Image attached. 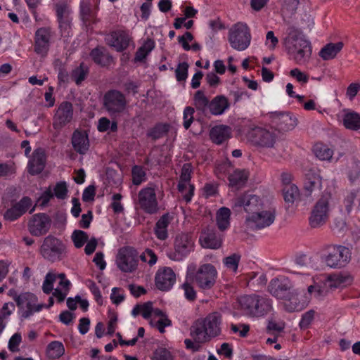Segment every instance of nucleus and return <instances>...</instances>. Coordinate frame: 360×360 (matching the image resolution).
Segmentation results:
<instances>
[{"label":"nucleus","instance_id":"1","mask_svg":"<svg viewBox=\"0 0 360 360\" xmlns=\"http://www.w3.org/2000/svg\"><path fill=\"white\" fill-rule=\"evenodd\" d=\"M269 291L280 300L283 309L289 312L302 311L309 302V297L302 295V290L295 288L286 278L272 279L269 285Z\"/></svg>","mask_w":360,"mask_h":360},{"label":"nucleus","instance_id":"2","mask_svg":"<svg viewBox=\"0 0 360 360\" xmlns=\"http://www.w3.org/2000/svg\"><path fill=\"white\" fill-rule=\"evenodd\" d=\"M236 205L244 207L248 213L245 223L250 229H264L271 225L275 220L274 209L264 204L255 195H244L238 199Z\"/></svg>","mask_w":360,"mask_h":360},{"label":"nucleus","instance_id":"3","mask_svg":"<svg viewBox=\"0 0 360 360\" xmlns=\"http://www.w3.org/2000/svg\"><path fill=\"white\" fill-rule=\"evenodd\" d=\"M283 43L297 64L304 65L309 60L312 53L311 45L299 28L290 26Z\"/></svg>","mask_w":360,"mask_h":360},{"label":"nucleus","instance_id":"4","mask_svg":"<svg viewBox=\"0 0 360 360\" xmlns=\"http://www.w3.org/2000/svg\"><path fill=\"white\" fill-rule=\"evenodd\" d=\"M221 314L217 312L211 313L191 327L190 335L197 342H205L221 333Z\"/></svg>","mask_w":360,"mask_h":360},{"label":"nucleus","instance_id":"5","mask_svg":"<svg viewBox=\"0 0 360 360\" xmlns=\"http://www.w3.org/2000/svg\"><path fill=\"white\" fill-rule=\"evenodd\" d=\"M70 285V281L64 274L49 272L46 275L42 290L46 294H49L53 290V297L58 302H63L68 294Z\"/></svg>","mask_w":360,"mask_h":360},{"label":"nucleus","instance_id":"6","mask_svg":"<svg viewBox=\"0 0 360 360\" xmlns=\"http://www.w3.org/2000/svg\"><path fill=\"white\" fill-rule=\"evenodd\" d=\"M252 36L250 30L245 22H238L229 30L228 40L235 50L243 51L250 45Z\"/></svg>","mask_w":360,"mask_h":360},{"label":"nucleus","instance_id":"7","mask_svg":"<svg viewBox=\"0 0 360 360\" xmlns=\"http://www.w3.org/2000/svg\"><path fill=\"white\" fill-rule=\"evenodd\" d=\"M247 138L255 145L265 148H275L278 145L276 130L262 127H255L249 130Z\"/></svg>","mask_w":360,"mask_h":360},{"label":"nucleus","instance_id":"8","mask_svg":"<svg viewBox=\"0 0 360 360\" xmlns=\"http://www.w3.org/2000/svg\"><path fill=\"white\" fill-rule=\"evenodd\" d=\"M331 195L323 194L315 203L309 217V224L312 228H319L326 224L330 211Z\"/></svg>","mask_w":360,"mask_h":360},{"label":"nucleus","instance_id":"9","mask_svg":"<svg viewBox=\"0 0 360 360\" xmlns=\"http://www.w3.org/2000/svg\"><path fill=\"white\" fill-rule=\"evenodd\" d=\"M115 264L123 273H133L138 269L139 254L131 247H122L115 257Z\"/></svg>","mask_w":360,"mask_h":360},{"label":"nucleus","instance_id":"10","mask_svg":"<svg viewBox=\"0 0 360 360\" xmlns=\"http://www.w3.org/2000/svg\"><path fill=\"white\" fill-rule=\"evenodd\" d=\"M174 247V250L167 253L168 257L174 261H182L193 250L194 240L191 235L181 233L176 235Z\"/></svg>","mask_w":360,"mask_h":360},{"label":"nucleus","instance_id":"11","mask_svg":"<svg viewBox=\"0 0 360 360\" xmlns=\"http://www.w3.org/2000/svg\"><path fill=\"white\" fill-rule=\"evenodd\" d=\"M65 244L58 238L49 236L44 239L40 248L42 257L51 262H56L62 259L65 252Z\"/></svg>","mask_w":360,"mask_h":360},{"label":"nucleus","instance_id":"12","mask_svg":"<svg viewBox=\"0 0 360 360\" xmlns=\"http://www.w3.org/2000/svg\"><path fill=\"white\" fill-rule=\"evenodd\" d=\"M351 259L350 250L343 245H331L328 248L324 257L326 264L330 268L345 266Z\"/></svg>","mask_w":360,"mask_h":360},{"label":"nucleus","instance_id":"13","mask_svg":"<svg viewBox=\"0 0 360 360\" xmlns=\"http://www.w3.org/2000/svg\"><path fill=\"white\" fill-rule=\"evenodd\" d=\"M18 307L19 314L24 319H27L36 312L40 311L44 307L38 303L37 297L30 292L22 293L15 297Z\"/></svg>","mask_w":360,"mask_h":360},{"label":"nucleus","instance_id":"14","mask_svg":"<svg viewBox=\"0 0 360 360\" xmlns=\"http://www.w3.org/2000/svg\"><path fill=\"white\" fill-rule=\"evenodd\" d=\"M217 275V270L213 265L205 264L192 275V279L200 288L210 289L214 285Z\"/></svg>","mask_w":360,"mask_h":360},{"label":"nucleus","instance_id":"15","mask_svg":"<svg viewBox=\"0 0 360 360\" xmlns=\"http://www.w3.org/2000/svg\"><path fill=\"white\" fill-rule=\"evenodd\" d=\"M138 204L141 210L148 214L158 211V203L155 189L152 187L142 188L138 195Z\"/></svg>","mask_w":360,"mask_h":360},{"label":"nucleus","instance_id":"16","mask_svg":"<svg viewBox=\"0 0 360 360\" xmlns=\"http://www.w3.org/2000/svg\"><path fill=\"white\" fill-rule=\"evenodd\" d=\"M104 105L111 115L122 112L127 105L124 96L118 91H110L104 96Z\"/></svg>","mask_w":360,"mask_h":360},{"label":"nucleus","instance_id":"17","mask_svg":"<svg viewBox=\"0 0 360 360\" xmlns=\"http://www.w3.org/2000/svg\"><path fill=\"white\" fill-rule=\"evenodd\" d=\"M192 167L191 164L183 165L178 185L179 191L181 193L184 200L188 202L191 200L194 193V186L190 183Z\"/></svg>","mask_w":360,"mask_h":360},{"label":"nucleus","instance_id":"18","mask_svg":"<svg viewBox=\"0 0 360 360\" xmlns=\"http://www.w3.org/2000/svg\"><path fill=\"white\" fill-rule=\"evenodd\" d=\"M51 221L44 213L33 215L28 221V230L32 236H40L46 234L50 229Z\"/></svg>","mask_w":360,"mask_h":360},{"label":"nucleus","instance_id":"19","mask_svg":"<svg viewBox=\"0 0 360 360\" xmlns=\"http://www.w3.org/2000/svg\"><path fill=\"white\" fill-rule=\"evenodd\" d=\"M73 117L72 105L69 102H63L56 110L53 117V126L59 130L70 123Z\"/></svg>","mask_w":360,"mask_h":360},{"label":"nucleus","instance_id":"20","mask_svg":"<svg viewBox=\"0 0 360 360\" xmlns=\"http://www.w3.org/2000/svg\"><path fill=\"white\" fill-rule=\"evenodd\" d=\"M50 39L51 34L48 29H38L35 33L34 51L41 56H45L49 49Z\"/></svg>","mask_w":360,"mask_h":360},{"label":"nucleus","instance_id":"21","mask_svg":"<svg viewBox=\"0 0 360 360\" xmlns=\"http://www.w3.org/2000/svg\"><path fill=\"white\" fill-rule=\"evenodd\" d=\"M176 281V276L173 270L165 267L158 270L155 276V285L161 290H169Z\"/></svg>","mask_w":360,"mask_h":360},{"label":"nucleus","instance_id":"22","mask_svg":"<svg viewBox=\"0 0 360 360\" xmlns=\"http://www.w3.org/2000/svg\"><path fill=\"white\" fill-rule=\"evenodd\" d=\"M32 200L27 197L22 198L4 213L6 220L14 221L22 216L32 206Z\"/></svg>","mask_w":360,"mask_h":360},{"label":"nucleus","instance_id":"23","mask_svg":"<svg viewBox=\"0 0 360 360\" xmlns=\"http://www.w3.org/2000/svg\"><path fill=\"white\" fill-rule=\"evenodd\" d=\"M105 39L109 46L117 51H122L128 47L130 37L125 32L116 31L108 34Z\"/></svg>","mask_w":360,"mask_h":360},{"label":"nucleus","instance_id":"24","mask_svg":"<svg viewBox=\"0 0 360 360\" xmlns=\"http://www.w3.org/2000/svg\"><path fill=\"white\" fill-rule=\"evenodd\" d=\"M353 281V276L347 272L328 276L324 281V286L326 288L335 289L342 288L351 284Z\"/></svg>","mask_w":360,"mask_h":360},{"label":"nucleus","instance_id":"25","mask_svg":"<svg viewBox=\"0 0 360 360\" xmlns=\"http://www.w3.org/2000/svg\"><path fill=\"white\" fill-rule=\"evenodd\" d=\"M338 118L346 129L354 131L360 129V115L357 112L343 110L338 115Z\"/></svg>","mask_w":360,"mask_h":360},{"label":"nucleus","instance_id":"26","mask_svg":"<svg viewBox=\"0 0 360 360\" xmlns=\"http://www.w3.org/2000/svg\"><path fill=\"white\" fill-rule=\"evenodd\" d=\"M46 161L45 152L42 148L36 149L28 163V169L30 174L40 173L44 168Z\"/></svg>","mask_w":360,"mask_h":360},{"label":"nucleus","instance_id":"27","mask_svg":"<svg viewBox=\"0 0 360 360\" xmlns=\"http://www.w3.org/2000/svg\"><path fill=\"white\" fill-rule=\"evenodd\" d=\"M272 119L274 123L283 131L291 130L297 125L296 117L288 113L274 112Z\"/></svg>","mask_w":360,"mask_h":360},{"label":"nucleus","instance_id":"28","mask_svg":"<svg viewBox=\"0 0 360 360\" xmlns=\"http://www.w3.org/2000/svg\"><path fill=\"white\" fill-rule=\"evenodd\" d=\"M240 309L246 315L255 316L261 314V311L257 310V304H258V295H245L241 297L239 300Z\"/></svg>","mask_w":360,"mask_h":360},{"label":"nucleus","instance_id":"29","mask_svg":"<svg viewBox=\"0 0 360 360\" xmlns=\"http://www.w3.org/2000/svg\"><path fill=\"white\" fill-rule=\"evenodd\" d=\"M72 144L77 153L85 154L89 148V141L86 133L75 131L72 137Z\"/></svg>","mask_w":360,"mask_h":360},{"label":"nucleus","instance_id":"30","mask_svg":"<svg viewBox=\"0 0 360 360\" xmlns=\"http://www.w3.org/2000/svg\"><path fill=\"white\" fill-rule=\"evenodd\" d=\"M344 47L342 41L328 43L320 50L319 55L323 60L334 59Z\"/></svg>","mask_w":360,"mask_h":360},{"label":"nucleus","instance_id":"31","mask_svg":"<svg viewBox=\"0 0 360 360\" xmlns=\"http://www.w3.org/2000/svg\"><path fill=\"white\" fill-rule=\"evenodd\" d=\"M231 128L225 125L214 127L210 132L211 140L217 144H221L231 137Z\"/></svg>","mask_w":360,"mask_h":360},{"label":"nucleus","instance_id":"32","mask_svg":"<svg viewBox=\"0 0 360 360\" xmlns=\"http://www.w3.org/2000/svg\"><path fill=\"white\" fill-rule=\"evenodd\" d=\"M201 246L204 248L218 249L221 245V240L217 238L214 231H203L199 239Z\"/></svg>","mask_w":360,"mask_h":360},{"label":"nucleus","instance_id":"33","mask_svg":"<svg viewBox=\"0 0 360 360\" xmlns=\"http://www.w3.org/2000/svg\"><path fill=\"white\" fill-rule=\"evenodd\" d=\"M149 321L150 326L156 328L160 333H164L165 328L171 324L167 315L159 309H155Z\"/></svg>","mask_w":360,"mask_h":360},{"label":"nucleus","instance_id":"34","mask_svg":"<svg viewBox=\"0 0 360 360\" xmlns=\"http://www.w3.org/2000/svg\"><path fill=\"white\" fill-rule=\"evenodd\" d=\"M229 107L228 99L224 96H217L209 104L210 112L214 115H222Z\"/></svg>","mask_w":360,"mask_h":360},{"label":"nucleus","instance_id":"35","mask_svg":"<svg viewBox=\"0 0 360 360\" xmlns=\"http://www.w3.org/2000/svg\"><path fill=\"white\" fill-rule=\"evenodd\" d=\"M250 176L249 171L245 169H235L229 176V184L231 186L237 188L244 186Z\"/></svg>","mask_w":360,"mask_h":360},{"label":"nucleus","instance_id":"36","mask_svg":"<svg viewBox=\"0 0 360 360\" xmlns=\"http://www.w3.org/2000/svg\"><path fill=\"white\" fill-rule=\"evenodd\" d=\"M56 10L60 27L66 30L69 27L70 13L68 4L65 2L56 4Z\"/></svg>","mask_w":360,"mask_h":360},{"label":"nucleus","instance_id":"37","mask_svg":"<svg viewBox=\"0 0 360 360\" xmlns=\"http://www.w3.org/2000/svg\"><path fill=\"white\" fill-rule=\"evenodd\" d=\"M171 221L168 214L162 216L155 224V233L157 238L164 240L167 238V227Z\"/></svg>","mask_w":360,"mask_h":360},{"label":"nucleus","instance_id":"38","mask_svg":"<svg viewBox=\"0 0 360 360\" xmlns=\"http://www.w3.org/2000/svg\"><path fill=\"white\" fill-rule=\"evenodd\" d=\"M321 184V179L319 174L309 172L306 174L305 180L304 182V189L310 194L313 191L320 188Z\"/></svg>","mask_w":360,"mask_h":360},{"label":"nucleus","instance_id":"39","mask_svg":"<svg viewBox=\"0 0 360 360\" xmlns=\"http://www.w3.org/2000/svg\"><path fill=\"white\" fill-rule=\"evenodd\" d=\"M154 311H155V309L153 307L152 302H148L135 306L131 311V314L134 316L141 314L144 319L149 320L153 315Z\"/></svg>","mask_w":360,"mask_h":360},{"label":"nucleus","instance_id":"40","mask_svg":"<svg viewBox=\"0 0 360 360\" xmlns=\"http://www.w3.org/2000/svg\"><path fill=\"white\" fill-rule=\"evenodd\" d=\"M15 309V307L12 302H6L0 309V333L6 327L9 316Z\"/></svg>","mask_w":360,"mask_h":360},{"label":"nucleus","instance_id":"41","mask_svg":"<svg viewBox=\"0 0 360 360\" xmlns=\"http://www.w3.org/2000/svg\"><path fill=\"white\" fill-rule=\"evenodd\" d=\"M231 211L229 208L221 207L217 213V224L221 231L226 229L230 224Z\"/></svg>","mask_w":360,"mask_h":360},{"label":"nucleus","instance_id":"42","mask_svg":"<svg viewBox=\"0 0 360 360\" xmlns=\"http://www.w3.org/2000/svg\"><path fill=\"white\" fill-rule=\"evenodd\" d=\"M65 352L63 345L58 341H53L49 344L46 349V355L50 359H58Z\"/></svg>","mask_w":360,"mask_h":360},{"label":"nucleus","instance_id":"43","mask_svg":"<svg viewBox=\"0 0 360 360\" xmlns=\"http://www.w3.org/2000/svg\"><path fill=\"white\" fill-rule=\"evenodd\" d=\"M91 56L95 63L102 66L109 65L112 60L103 49H95L92 50Z\"/></svg>","mask_w":360,"mask_h":360},{"label":"nucleus","instance_id":"44","mask_svg":"<svg viewBox=\"0 0 360 360\" xmlns=\"http://www.w3.org/2000/svg\"><path fill=\"white\" fill-rule=\"evenodd\" d=\"M155 47L153 40L148 39L139 47L136 53L135 60L143 61Z\"/></svg>","mask_w":360,"mask_h":360},{"label":"nucleus","instance_id":"45","mask_svg":"<svg viewBox=\"0 0 360 360\" xmlns=\"http://www.w3.org/2000/svg\"><path fill=\"white\" fill-rule=\"evenodd\" d=\"M240 258L241 257L239 254L233 253L224 258L223 264L228 271L236 274Z\"/></svg>","mask_w":360,"mask_h":360},{"label":"nucleus","instance_id":"46","mask_svg":"<svg viewBox=\"0 0 360 360\" xmlns=\"http://www.w3.org/2000/svg\"><path fill=\"white\" fill-rule=\"evenodd\" d=\"M300 195V191L297 186L294 184L286 185L283 189V198L286 202L293 203Z\"/></svg>","mask_w":360,"mask_h":360},{"label":"nucleus","instance_id":"47","mask_svg":"<svg viewBox=\"0 0 360 360\" xmlns=\"http://www.w3.org/2000/svg\"><path fill=\"white\" fill-rule=\"evenodd\" d=\"M314 153L316 156L321 160H330L333 150L329 148L327 146L317 144L314 147Z\"/></svg>","mask_w":360,"mask_h":360},{"label":"nucleus","instance_id":"48","mask_svg":"<svg viewBox=\"0 0 360 360\" xmlns=\"http://www.w3.org/2000/svg\"><path fill=\"white\" fill-rule=\"evenodd\" d=\"M257 310L261 311V314L255 315L256 317L262 316L269 313L272 309V304L270 300L258 296V304H257Z\"/></svg>","mask_w":360,"mask_h":360},{"label":"nucleus","instance_id":"49","mask_svg":"<svg viewBox=\"0 0 360 360\" xmlns=\"http://www.w3.org/2000/svg\"><path fill=\"white\" fill-rule=\"evenodd\" d=\"M72 240L77 248H82L88 240V235L83 231L75 230L71 235Z\"/></svg>","mask_w":360,"mask_h":360},{"label":"nucleus","instance_id":"50","mask_svg":"<svg viewBox=\"0 0 360 360\" xmlns=\"http://www.w3.org/2000/svg\"><path fill=\"white\" fill-rule=\"evenodd\" d=\"M53 196L58 199L63 200L68 195V186L65 181L58 182L55 186L51 187Z\"/></svg>","mask_w":360,"mask_h":360},{"label":"nucleus","instance_id":"51","mask_svg":"<svg viewBox=\"0 0 360 360\" xmlns=\"http://www.w3.org/2000/svg\"><path fill=\"white\" fill-rule=\"evenodd\" d=\"M298 25L300 26L299 30L301 31L311 32L314 26V18L311 15L305 13L301 16Z\"/></svg>","mask_w":360,"mask_h":360},{"label":"nucleus","instance_id":"52","mask_svg":"<svg viewBox=\"0 0 360 360\" xmlns=\"http://www.w3.org/2000/svg\"><path fill=\"white\" fill-rule=\"evenodd\" d=\"M98 130L101 132H104L110 129V131H115L117 129V122H111L110 120L106 117H101L98 120Z\"/></svg>","mask_w":360,"mask_h":360},{"label":"nucleus","instance_id":"53","mask_svg":"<svg viewBox=\"0 0 360 360\" xmlns=\"http://www.w3.org/2000/svg\"><path fill=\"white\" fill-rule=\"evenodd\" d=\"M169 129L167 124H159L156 125L149 133V136L154 139H159L165 135Z\"/></svg>","mask_w":360,"mask_h":360},{"label":"nucleus","instance_id":"54","mask_svg":"<svg viewBox=\"0 0 360 360\" xmlns=\"http://www.w3.org/2000/svg\"><path fill=\"white\" fill-rule=\"evenodd\" d=\"M209 104V101L205 94L200 91H197L194 96V105L196 108L204 110Z\"/></svg>","mask_w":360,"mask_h":360},{"label":"nucleus","instance_id":"55","mask_svg":"<svg viewBox=\"0 0 360 360\" xmlns=\"http://www.w3.org/2000/svg\"><path fill=\"white\" fill-rule=\"evenodd\" d=\"M132 180L136 185H139L146 180V173L141 167L134 166L133 167Z\"/></svg>","mask_w":360,"mask_h":360},{"label":"nucleus","instance_id":"56","mask_svg":"<svg viewBox=\"0 0 360 360\" xmlns=\"http://www.w3.org/2000/svg\"><path fill=\"white\" fill-rule=\"evenodd\" d=\"M86 73L87 68L83 64H81L79 67L72 71V77L79 84L85 79Z\"/></svg>","mask_w":360,"mask_h":360},{"label":"nucleus","instance_id":"57","mask_svg":"<svg viewBox=\"0 0 360 360\" xmlns=\"http://www.w3.org/2000/svg\"><path fill=\"white\" fill-rule=\"evenodd\" d=\"M141 259L144 263H148L150 266L154 265L157 262V256L151 250H146L141 255H139V260Z\"/></svg>","mask_w":360,"mask_h":360},{"label":"nucleus","instance_id":"58","mask_svg":"<svg viewBox=\"0 0 360 360\" xmlns=\"http://www.w3.org/2000/svg\"><path fill=\"white\" fill-rule=\"evenodd\" d=\"M125 298L124 292L119 288H113L110 294V300L115 304H119L124 301Z\"/></svg>","mask_w":360,"mask_h":360},{"label":"nucleus","instance_id":"59","mask_svg":"<svg viewBox=\"0 0 360 360\" xmlns=\"http://www.w3.org/2000/svg\"><path fill=\"white\" fill-rule=\"evenodd\" d=\"M289 75L302 84H307L309 81V76L298 68L291 70Z\"/></svg>","mask_w":360,"mask_h":360},{"label":"nucleus","instance_id":"60","mask_svg":"<svg viewBox=\"0 0 360 360\" xmlns=\"http://www.w3.org/2000/svg\"><path fill=\"white\" fill-rule=\"evenodd\" d=\"M194 109L191 107L185 108L183 113V125L186 129H188L193 120Z\"/></svg>","mask_w":360,"mask_h":360},{"label":"nucleus","instance_id":"61","mask_svg":"<svg viewBox=\"0 0 360 360\" xmlns=\"http://www.w3.org/2000/svg\"><path fill=\"white\" fill-rule=\"evenodd\" d=\"M53 197L51 187L49 186L44 191L38 198L37 203L41 207H45L48 205L50 200Z\"/></svg>","mask_w":360,"mask_h":360},{"label":"nucleus","instance_id":"62","mask_svg":"<svg viewBox=\"0 0 360 360\" xmlns=\"http://www.w3.org/2000/svg\"><path fill=\"white\" fill-rule=\"evenodd\" d=\"M22 341V338L20 334L15 333L13 334L8 341V349L10 351L13 352H18L19 350V345Z\"/></svg>","mask_w":360,"mask_h":360},{"label":"nucleus","instance_id":"63","mask_svg":"<svg viewBox=\"0 0 360 360\" xmlns=\"http://www.w3.org/2000/svg\"><path fill=\"white\" fill-rule=\"evenodd\" d=\"M188 65L186 63H180L176 70V77L178 81H184L188 76Z\"/></svg>","mask_w":360,"mask_h":360},{"label":"nucleus","instance_id":"64","mask_svg":"<svg viewBox=\"0 0 360 360\" xmlns=\"http://www.w3.org/2000/svg\"><path fill=\"white\" fill-rule=\"evenodd\" d=\"M278 44V39L273 31H269L266 35V46L271 50H274Z\"/></svg>","mask_w":360,"mask_h":360}]
</instances>
